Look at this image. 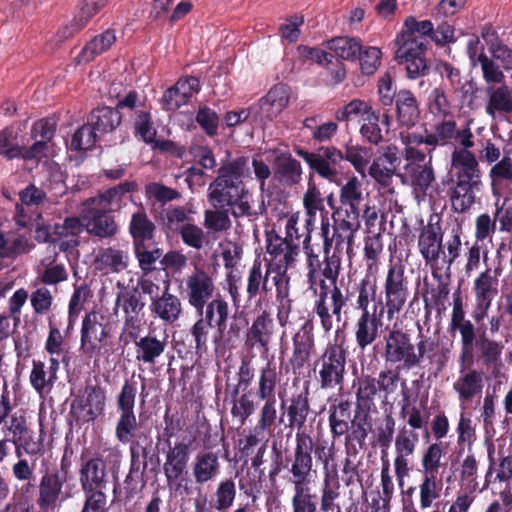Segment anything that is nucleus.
<instances>
[{
	"label": "nucleus",
	"mask_w": 512,
	"mask_h": 512,
	"mask_svg": "<svg viewBox=\"0 0 512 512\" xmlns=\"http://www.w3.org/2000/svg\"><path fill=\"white\" fill-rule=\"evenodd\" d=\"M299 253V244L290 243L280 236L274 229L266 232V254L261 259L256 257L247 270L246 296L248 301H262L272 295L273 287L276 290V301L284 308L285 302L290 309V277L288 268L294 263Z\"/></svg>",
	"instance_id": "f257e3e1"
},
{
	"label": "nucleus",
	"mask_w": 512,
	"mask_h": 512,
	"mask_svg": "<svg viewBox=\"0 0 512 512\" xmlns=\"http://www.w3.org/2000/svg\"><path fill=\"white\" fill-rule=\"evenodd\" d=\"M324 235V260L319 256L308 253V280L311 284H319V294L314 304L313 311L320 319V324L325 334L333 328V316L337 321L341 320L342 309L346 306L347 298L337 286V279L341 267L340 256L331 250V241L328 237V228L323 226Z\"/></svg>",
	"instance_id": "f03ea898"
},
{
	"label": "nucleus",
	"mask_w": 512,
	"mask_h": 512,
	"mask_svg": "<svg viewBox=\"0 0 512 512\" xmlns=\"http://www.w3.org/2000/svg\"><path fill=\"white\" fill-rule=\"evenodd\" d=\"M246 162H225L209 186V199L215 207H232L235 218L252 216L251 193L243 183Z\"/></svg>",
	"instance_id": "7ed1b4c3"
},
{
	"label": "nucleus",
	"mask_w": 512,
	"mask_h": 512,
	"mask_svg": "<svg viewBox=\"0 0 512 512\" xmlns=\"http://www.w3.org/2000/svg\"><path fill=\"white\" fill-rule=\"evenodd\" d=\"M196 321L189 329L188 336L195 352L203 356L208 352L209 343L224 323L230 319V305L228 301L217 293L215 298L193 308Z\"/></svg>",
	"instance_id": "20e7f679"
},
{
	"label": "nucleus",
	"mask_w": 512,
	"mask_h": 512,
	"mask_svg": "<svg viewBox=\"0 0 512 512\" xmlns=\"http://www.w3.org/2000/svg\"><path fill=\"white\" fill-rule=\"evenodd\" d=\"M448 195L455 212L464 213L475 203V190L481 185L479 162H451Z\"/></svg>",
	"instance_id": "39448f33"
},
{
	"label": "nucleus",
	"mask_w": 512,
	"mask_h": 512,
	"mask_svg": "<svg viewBox=\"0 0 512 512\" xmlns=\"http://www.w3.org/2000/svg\"><path fill=\"white\" fill-rule=\"evenodd\" d=\"M164 435L168 450L165 455L163 472L167 483L175 485L176 489L183 488L186 493H189L187 476L195 437H182L172 445L170 439L174 436V432L167 427L164 430Z\"/></svg>",
	"instance_id": "423d86ee"
},
{
	"label": "nucleus",
	"mask_w": 512,
	"mask_h": 512,
	"mask_svg": "<svg viewBox=\"0 0 512 512\" xmlns=\"http://www.w3.org/2000/svg\"><path fill=\"white\" fill-rule=\"evenodd\" d=\"M340 332L337 329L335 342L328 343L314 363V369L318 368V380L322 389H333L344 382L348 352L344 347V338L338 342Z\"/></svg>",
	"instance_id": "0eeeda50"
},
{
	"label": "nucleus",
	"mask_w": 512,
	"mask_h": 512,
	"mask_svg": "<svg viewBox=\"0 0 512 512\" xmlns=\"http://www.w3.org/2000/svg\"><path fill=\"white\" fill-rule=\"evenodd\" d=\"M1 425L3 438L14 445L17 458L23 457L24 454L36 456L45 452L43 437L40 435L36 438L23 414L10 413Z\"/></svg>",
	"instance_id": "6e6552de"
},
{
	"label": "nucleus",
	"mask_w": 512,
	"mask_h": 512,
	"mask_svg": "<svg viewBox=\"0 0 512 512\" xmlns=\"http://www.w3.org/2000/svg\"><path fill=\"white\" fill-rule=\"evenodd\" d=\"M137 396V381L126 379L116 397V407L120 416L115 426V437L122 444H128L135 436L138 423L134 412Z\"/></svg>",
	"instance_id": "1a4fd4ad"
},
{
	"label": "nucleus",
	"mask_w": 512,
	"mask_h": 512,
	"mask_svg": "<svg viewBox=\"0 0 512 512\" xmlns=\"http://www.w3.org/2000/svg\"><path fill=\"white\" fill-rule=\"evenodd\" d=\"M80 216L84 229L92 236L111 238L117 234L118 226L106 205L101 204V198L89 197L81 203Z\"/></svg>",
	"instance_id": "9d476101"
},
{
	"label": "nucleus",
	"mask_w": 512,
	"mask_h": 512,
	"mask_svg": "<svg viewBox=\"0 0 512 512\" xmlns=\"http://www.w3.org/2000/svg\"><path fill=\"white\" fill-rule=\"evenodd\" d=\"M106 393L98 383L87 382L82 393L76 395L70 405V417L77 425L94 422L104 412Z\"/></svg>",
	"instance_id": "9b49d317"
},
{
	"label": "nucleus",
	"mask_w": 512,
	"mask_h": 512,
	"mask_svg": "<svg viewBox=\"0 0 512 512\" xmlns=\"http://www.w3.org/2000/svg\"><path fill=\"white\" fill-rule=\"evenodd\" d=\"M310 434H295V446L288 455L289 482L294 487L308 486L314 472Z\"/></svg>",
	"instance_id": "f8f14e48"
},
{
	"label": "nucleus",
	"mask_w": 512,
	"mask_h": 512,
	"mask_svg": "<svg viewBox=\"0 0 512 512\" xmlns=\"http://www.w3.org/2000/svg\"><path fill=\"white\" fill-rule=\"evenodd\" d=\"M40 473L36 504L40 511L46 512L56 508L62 501L63 487L67 477L66 472L60 473L56 464L49 465L45 460L42 461Z\"/></svg>",
	"instance_id": "ddd939ff"
},
{
	"label": "nucleus",
	"mask_w": 512,
	"mask_h": 512,
	"mask_svg": "<svg viewBox=\"0 0 512 512\" xmlns=\"http://www.w3.org/2000/svg\"><path fill=\"white\" fill-rule=\"evenodd\" d=\"M400 367L381 370L378 377L363 374L358 378L356 398L375 407V396L383 393L384 398L394 394L400 380Z\"/></svg>",
	"instance_id": "4468645a"
},
{
	"label": "nucleus",
	"mask_w": 512,
	"mask_h": 512,
	"mask_svg": "<svg viewBox=\"0 0 512 512\" xmlns=\"http://www.w3.org/2000/svg\"><path fill=\"white\" fill-rule=\"evenodd\" d=\"M382 357L386 365L410 370L412 361L413 341L411 335L396 325L388 330L383 337Z\"/></svg>",
	"instance_id": "2eb2a0df"
},
{
	"label": "nucleus",
	"mask_w": 512,
	"mask_h": 512,
	"mask_svg": "<svg viewBox=\"0 0 512 512\" xmlns=\"http://www.w3.org/2000/svg\"><path fill=\"white\" fill-rule=\"evenodd\" d=\"M408 279L402 264H391L384 283V295L387 318L392 319L405 306L409 297Z\"/></svg>",
	"instance_id": "dca6fc26"
},
{
	"label": "nucleus",
	"mask_w": 512,
	"mask_h": 512,
	"mask_svg": "<svg viewBox=\"0 0 512 512\" xmlns=\"http://www.w3.org/2000/svg\"><path fill=\"white\" fill-rule=\"evenodd\" d=\"M84 230L82 219L67 217L63 223L48 225L37 231V237L43 236V242L58 245L61 251L71 252L80 244V234Z\"/></svg>",
	"instance_id": "f3484780"
},
{
	"label": "nucleus",
	"mask_w": 512,
	"mask_h": 512,
	"mask_svg": "<svg viewBox=\"0 0 512 512\" xmlns=\"http://www.w3.org/2000/svg\"><path fill=\"white\" fill-rule=\"evenodd\" d=\"M184 294L188 304L195 308L215 298L219 293L213 274L203 267L195 265L185 279Z\"/></svg>",
	"instance_id": "a211bd4d"
},
{
	"label": "nucleus",
	"mask_w": 512,
	"mask_h": 512,
	"mask_svg": "<svg viewBox=\"0 0 512 512\" xmlns=\"http://www.w3.org/2000/svg\"><path fill=\"white\" fill-rule=\"evenodd\" d=\"M282 379L281 366L274 356L268 359L257 372L256 397L263 401L260 410L277 414L276 388Z\"/></svg>",
	"instance_id": "6ab92c4d"
},
{
	"label": "nucleus",
	"mask_w": 512,
	"mask_h": 512,
	"mask_svg": "<svg viewBox=\"0 0 512 512\" xmlns=\"http://www.w3.org/2000/svg\"><path fill=\"white\" fill-rule=\"evenodd\" d=\"M55 123L48 119H40L31 127L33 143L26 146V155L29 160L52 159L59 156L60 148L53 140Z\"/></svg>",
	"instance_id": "aec40b11"
},
{
	"label": "nucleus",
	"mask_w": 512,
	"mask_h": 512,
	"mask_svg": "<svg viewBox=\"0 0 512 512\" xmlns=\"http://www.w3.org/2000/svg\"><path fill=\"white\" fill-rule=\"evenodd\" d=\"M105 317L93 310L87 313L82 320L80 331V349L92 358L101 352L102 343L109 334L108 325L103 323Z\"/></svg>",
	"instance_id": "412c9836"
},
{
	"label": "nucleus",
	"mask_w": 512,
	"mask_h": 512,
	"mask_svg": "<svg viewBox=\"0 0 512 512\" xmlns=\"http://www.w3.org/2000/svg\"><path fill=\"white\" fill-rule=\"evenodd\" d=\"M290 88L284 84L273 86L265 96L252 105L253 120L265 121L277 117L287 108L290 101Z\"/></svg>",
	"instance_id": "4be33fe9"
},
{
	"label": "nucleus",
	"mask_w": 512,
	"mask_h": 512,
	"mask_svg": "<svg viewBox=\"0 0 512 512\" xmlns=\"http://www.w3.org/2000/svg\"><path fill=\"white\" fill-rule=\"evenodd\" d=\"M430 218L427 225L423 226L418 236V249L426 265L433 269L444 254L443 231L440 221H432Z\"/></svg>",
	"instance_id": "5701e85b"
},
{
	"label": "nucleus",
	"mask_w": 512,
	"mask_h": 512,
	"mask_svg": "<svg viewBox=\"0 0 512 512\" xmlns=\"http://www.w3.org/2000/svg\"><path fill=\"white\" fill-rule=\"evenodd\" d=\"M419 442L418 433L403 425L399 428L395 438L396 457L394 459V469L399 486H403L404 478L409 474L407 457L411 456Z\"/></svg>",
	"instance_id": "b1692460"
},
{
	"label": "nucleus",
	"mask_w": 512,
	"mask_h": 512,
	"mask_svg": "<svg viewBox=\"0 0 512 512\" xmlns=\"http://www.w3.org/2000/svg\"><path fill=\"white\" fill-rule=\"evenodd\" d=\"M293 350L288 361L294 374L300 373L315 348L313 324L306 321L292 338Z\"/></svg>",
	"instance_id": "393cba45"
},
{
	"label": "nucleus",
	"mask_w": 512,
	"mask_h": 512,
	"mask_svg": "<svg viewBox=\"0 0 512 512\" xmlns=\"http://www.w3.org/2000/svg\"><path fill=\"white\" fill-rule=\"evenodd\" d=\"M384 308L381 309L379 316L376 314V307L374 312L365 311L360 313L353 325V334L356 347L364 352L371 346L380 336V329L383 325L381 316L383 315Z\"/></svg>",
	"instance_id": "a878e982"
},
{
	"label": "nucleus",
	"mask_w": 512,
	"mask_h": 512,
	"mask_svg": "<svg viewBox=\"0 0 512 512\" xmlns=\"http://www.w3.org/2000/svg\"><path fill=\"white\" fill-rule=\"evenodd\" d=\"M374 406L356 398L355 414L350 423V430L346 435V444L349 441L357 442L360 449L365 448L366 439L372 428L371 411Z\"/></svg>",
	"instance_id": "bb28decb"
},
{
	"label": "nucleus",
	"mask_w": 512,
	"mask_h": 512,
	"mask_svg": "<svg viewBox=\"0 0 512 512\" xmlns=\"http://www.w3.org/2000/svg\"><path fill=\"white\" fill-rule=\"evenodd\" d=\"M106 463L100 457L82 459L79 481L82 491L104 490L106 487Z\"/></svg>",
	"instance_id": "cd10ccee"
},
{
	"label": "nucleus",
	"mask_w": 512,
	"mask_h": 512,
	"mask_svg": "<svg viewBox=\"0 0 512 512\" xmlns=\"http://www.w3.org/2000/svg\"><path fill=\"white\" fill-rule=\"evenodd\" d=\"M248 319L243 311H236L230 322H225L213 335L210 343L218 349L219 347L234 346L240 342L244 330L248 327Z\"/></svg>",
	"instance_id": "c85d7f7f"
},
{
	"label": "nucleus",
	"mask_w": 512,
	"mask_h": 512,
	"mask_svg": "<svg viewBox=\"0 0 512 512\" xmlns=\"http://www.w3.org/2000/svg\"><path fill=\"white\" fill-rule=\"evenodd\" d=\"M199 91V81L195 77L180 79L162 96L161 104L165 110H176L186 104Z\"/></svg>",
	"instance_id": "c756f323"
},
{
	"label": "nucleus",
	"mask_w": 512,
	"mask_h": 512,
	"mask_svg": "<svg viewBox=\"0 0 512 512\" xmlns=\"http://www.w3.org/2000/svg\"><path fill=\"white\" fill-rule=\"evenodd\" d=\"M150 311L155 318L172 324L182 314V302L177 295L169 292V284H167L162 295L151 299Z\"/></svg>",
	"instance_id": "7c9ffc66"
},
{
	"label": "nucleus",
	"mask_w": 512,
	"mask_h": 512,
	"mask_svg": "<svg viewBox=\"0 0 512 512\" xmlns=\"http://www.w3.org/2000/svg\"><path fill=\"white\" fill-rule=\"evenodd\" d=\"M145 305L142 293L137 287L124 288L117 294L115 301V306L121 307L124 313V321H130L131 325L142 323Z\"/></svg>",
	"instance_id": "2f4dec72"
},
{
	"label": "nucleus",
	"mask_w": 512,
	"mask_h": 512,
	"mask_svg": "<svg viewBox=\"0 0 512 512\" xmlns=\"http://www.w3.org/2000/svg\"><path fill=\"white\" fill-rule=\"evenodd\" d=\"M308 395V388L292 394L286 407L288 426L296 429V433L308 434L305 430V424L311 411Z\"/></svg>",
	"instance_id": "473e14b6"
},
{
	"label": "nucleus",
	"mask_w": 512,
	"mask_h": 512,
	"mask_svg": "<svg viewBox=\"0 0 512 512\" xmlns=\"http://www.w3.org/2000/svg\"><path fill=\"white\" fill-rule=\"evenodd\" d=\"M274 320L271 314L263 310L253 320L246 332V343L251 346H258L264 350L268 349L269 343L274 334Z\"/></svg>",
	"instance_id": "72a5a7b5"
},
{
	"label": "nucleus",
	"mask_w": 512,
	"mask_h": 512,
	"mask_svg": "<svg viewBox=\"0 0 512 512\" xmlns=\"http://www.w3.org/2000/svg\"><path fill=\"white\" fill-rule=\"evenodd\" d=\"M167 344V336L158 338L154 332H149L136 342V360L154 365L165 352Z\"/></svg>",
	"instance_id": "f704fd0d"
},
{
	"label": "nucleus",
	"mask_w": 512,
	"mask_h": 512,
	"mask_svg": "<svg viewBox=\"0 0 512 512\" xmlns=\"http://www.w3.org/2000/svg\"><path fill=\"white\" fill-rule=\"evenodd\" d=\"M220 462L216 452L198 453L192 464V474L196 484L203 485L214 480L220 473Z\"/></svg>",
	"instance_id": "c9c22d12"
},
{
	"label": "nucleus",
	"mask_w": 512,
	"mask_h": 512,
	"mask_svg": "<svg viewBox=\"0 0 512 512\" xmlns=\"http://www.w3.org/2000/svg\"><path fill=\"white\" fill-rule=\"evenodd\" d=\"M432 162L420 164V162H407L404 166L408 183L413 187L415 193L426 194L431 183L434 181Z\"/></svg>",
	"instance_id": "e433bc0d"
},
{
	"label": "nucleus",
	"mask_w": 512,
	"mask_h": 512,
	"mask_svg": "<svg viewBox=\"0 0 512 512\" xmlns=\"http://www.w3.org/2000/svg\"><path fill=\"white\" fill-rule=\"evenodd\" d=\"M329 427L333 438H339L347 434L351 423V403L341 400L329 406Z\"/></svg>",
	"instance_id": "4c0bfd02"
},
{
	"label": "nucleus",
	"mask_w": 512,
	"mask_h": 512,
	"mask_svg": "<svg viewBox=\"0 0 512 512\" xmlns=\"http://www.w3.org/2000/svg\"><path fill=\"white\" fill-rule=\"evenodd\" d=\"M432 277L437 281L436 286H429L428 282L424 280L423 301L427 311L432 309L440 310V308L444 307V303L450 294L449 284L441 274L433 270Z\"/></svg>",
	"instance_id": "58836bf2"
},
{
	"label": "nucleus",
	"mask_w": 512,
	"mask_h": 512,
	"mask_svg": "<svg viewBox=\"0 0 512 512\" xmlns=\"http://www.w3.org/2000/svg\"><path fill=\"white\" fill-rule=\"evenodd\" d=\"M276 422L277 414L260 410L256 425L250 433L245 436L243 450L247 451L265 440L266 437L274 431Z\"/></svg>",
	"instance_id": "ea45409f"
},
{
	"label": "nucleus",
	"mask_w": 512,
	"mask_h": 512,
	"mask_svg": "<svg viewBox=\"0 0 512 512\" xmlns=\"http://www.w3.org/2000/svg\"><path fill=\"white\" fill-rule=\"evenodd\" d=\"M155 224L149 219L143 208L132 214L129 232L133 245L153 242Z\"/></svg>",
	"instance_id": "a19ab883"
},
{
	"label": "nucleus",
	"mask_w": 512,
	"mask_h": 512,
	"mask_svg": "<svg viewBox=\"0 0 512 512\" xmlns=\"http://www.w3.org/2000/svg\"><path fill=\"white\" fill-rule=\"evenodd\" d=\"M122 116L117 109L102 107L94 110L88 124L100 135L111 133L121 123Z\"/></svg>",
	"instance_id": "79ce46f5"
},
{
	"label": "nucleus",
	"mask_w": 512,
	"mask_h": 512,
	"mask_svg": "<svg viewBox=\"0 0 512 512\" xmlns=\"http://www.w3.org/2000/svg\"><path fill=\"white\" fill-rule=\"evenodd\" d=\"M397 49L395 58L399 60H409L416 57H422L426 48L427 40L422 37H412L410 34L401 32L395 40Z\"/></svg>",
	"instance_id": "37998d69"
},
{
	"label": "nucleus",
	"mask_w": 512,
	"mask_h": 512,
	"mask_svg": "<svg viewBox=\"0 0 512 512\" xmlns=\"http://www.w3.org/2000/svg\"><path fill=\"white\" fill-rule=\"evenodd\" d=\"M402 142L405 145L406 160H424L429 157L433 158V152L436 150L435 147L426 138L417 134H402Z\"/></svg>",
	"instance_id": "c03bdc74"
},
{
	"label": "nucleus",
	"mask_w": 512,
	"mask_h": 512,
	"mask_svg": "<svg viewBox=\"0 0 512 512\" xmlns=\"http://www.w3.org/2000/svg\"><path fill=\"white\" fill-rule=\"evenodd\" d=\"M339 497L340 482L337 473H325L320 488V511L334 512L335 508L339 505L337 503Z\"/></svg>",
	"instance_id": "a18cd8bd"
},
{
	"label": "nucleus",
	"mask_w": 512,
	"mask_h": 512,
	"mask_svg": "<svg viewBox=\"0 0 512 512\" xmlns=\"http://www.w3.org/2000/svg\"><path fill=\"white\" fill-rule=\"evenodd\" d=\"M116 41V35L113 30H106L102 34L94 37L81 50L77 57L79 63H87L92 61L96 56L104 53Z\"/></svg>",
	"instance_id": "49530a36"
},
{
	"label": "nucleus",
	"mask_w": 512,
	"mask_h": 512,
	"mask_svg": "<svg viewBox=\"0 0 512 512\" xmlns=\"http://www.w3.org/2000/svg\"><path fill=\"white\" fill-rule=\"evenodd\" d=\"M499 279L492 276V269L487 267L481 272L473 283V292L475 301H485L492 303L498 295Z\"/></svg>",
	"instance_id": "de8ad7c7"
},
{
	"label": "nucleus",
	"mask_w": 512,
	"mask_h": 512,
	"mask_svg": "<svg viewBox=\"0 0 512 512\" xmlns=\"http://www.w3.org/2000/svg\"><path fill=\"white\" fill-rule=\"evenodd\" d=\"M105 5V0H84L79 14L61 31L62 37L68 38L84 28L92 17Z\"/></svg>",
	"instance_id": "09e8293b"
},
{
	"label": "nucleus",
	"mask_w": 512,
	"mask_h": 512,
	"mask_svg": "<svg viewBox=\"0 0 512 512\" xmlns=\"http://www.w3.org/2000/svg\"><path fill=\"white\" fill-rule=\"evenodd\" d=\"M326 45L328 49L335 54V56L347 61L356 60L359 53L362 51V44L360 40L352 37H335L327 41Z\"/></svg>",
	"instance_id": "8fccbe9b"
},
{
	"label": "nucleus",
	"mask_w": 512,
	"mask_h": 512,
	"mask_svg": "<svg viewBox=\"0 0 512 512\" xmlns=\"http://www.w3.org/2000/svg\"><path fill=\"white\" fill-rule=\"evenodd\" d=\"M486 112L495 118L497 112H512V91L507 86H499L488 90Z\"/></svg>",
	"instance_id": "3c124183"
},
{
	"label": "nucleus",
	"mask_w": 512,
	"mask_h": 512,
	"mask_svg": "<svg viewBox=\"0 0 512 512\" xmlns=\"http://www.w3.org/2000/svg\"><path fill=\"white\" fill-rule=\"evenodd\" d=\"M398 121L407 127L413 126L419 119L416 99L409 91H401L397 97Z\"/></svg>",
	"instance_id": "603ef678"
},
{
	"label": "nucleus",
	"mask_w": 512,
	"mask_h": 512,
	"mask_svg": "<svg viewBox=\"0 0 512 512\" xmlns=\"http://www.w3.org/2000/svg\"><path fill=\"white\" fill-rule=\"evenodd\" d=\"M133 246L135 257L143 273L147 275L154 271L157 260L163 256V249L159 248L154 241Z\"/></svg>",
	"instance_id": "864d4df0"
},
{
	"label": "nucleus",
	"mask_w": 512,
	"mask_h": 512,
	"mask_svg": "<svg viewBox=\"0 0 512 512\" xmlns=\"http://www.w3.org/2000/svg\"><path fill=\"white\" fill-rule=\"evenodd\" d=\"M443 447L441 442L429 444L422 452L420 464L423 475H438L441 468L446 467V463H442Z\"/></svg>",
	"instance_id": "5fc2aeb1"
},
{
	"label": "nucleus",
	"mask_w": 512,
	"mask_h": 512,
	"mask_svg": "<svg viewBox=\"0 0 512 512\" xmlns=\"http://www.w3.org/2000/svg\"><path fill=\"white\" fill-rule=\"evenodd\" d=\"M96 262L100 269L119 273L128 266V254L122 250L108 247L100 250Z\"/></svg>",
	"instance_id": "6e6d98bb"
},
{
	"label": "nucleus",
	"mask_w": 512,
	"mask_h": 512,
	"mask_svg": "<svg viewBox=\"0 0 512 512\" xmlns=\"http://www.w3.org/2000/svg\"><path fill=\"white\" fill-rule=\"evenodd\" d=\"M482 387V375L477 370H469L454 383V389L459 398L465 401L471 400L477 393H480Z\"/></svg>",
	"instance_id": "4d7b16f0"
},
{
	"label": "nucleus",
	"mask_w": 512,
	"mask_h": 512,
	"mask_svg": "<svg viewBox=\"0 0 512 512\" xmlns=\"http://www.w3.org/2000/svg\"><path fill=\"white\" fill-rule=\"evenodd\" d=\"M256 391L249 389L241 394L232 405L231 415L236 419L240 426H243L247 419L255 412L257 402L254 401Z\"/></svg>",
	"instance_id": "13d9d810"
},
{
	"label": "nucleus",
	"mask_w": 512,
	"mask_h": 512,
	"mask_svg": "<svg viewBox=\"0 0 512 512\" xmlns=\"http://www.w3.org/2000/svg\"><path fill=\"white\" fill-rule=\"evenodd\" d=\"M359 211H349L348 208L335 210L332 213L334 220V228L336 231H343L344 234H349L350 237H355V233L360 227Z\"/></svg>",
	"instance_id": "bf43d9fd"
},
{
	"label": "nucleus",
	"mask_w": 512,
	"mask_h": 512,
	"mask_svg": "<svg viewBox=\"0 0 512 512\" xmlns=\"http://www.w3.org/2000/svg\"><path fill=\"white\" fill-rule=\"evenodd\" d=\"M237 489L232 478L222 479L215 490L214 508L217 511H226L231 508L236 499Z\"/></svg>",
	"instance_id": "052dcab7"
},
{
	"label": "nucleus",
	"mask_w": 512,
	"mask_h": 512,
	"mask_svg": "<svg viewBox=\"0 0 512 512\" xmlns=\"http://www.w3.org/2000/svg\"><path fill=\"white\" fill-rule=\"evenodd\" d=\"M457 146L453 151L452 160H476V154L471 149L475 146L473 134L468 126L456 131L454 136Z\"/></svg>",
	"instance_id": "680f3d73"
},
{
	"label": "nucleus",
	"mask_w": 512,
	"mask_h": 512,
	"mask_svg": "<svg viewBox=\"0 0 512 512\" xmlns=\"http://www.w3.org/2000/svg\"><path fill=\"white\" fill-rule=\"evenodd\" d=\"M438 346L436 340L420 333L418 342L413 343L411 369L419 366L425 359L432 361Z\"/></svg>",
	"instance_id": "e2e57ef3"
},
{
	"label": "nucleus",
	"mask_w": 512,
	"mask_h": 512,
	"mask_svg": "<svg viewBox=\"0 0 512 512\" xmlns=\"http://www.w3.org/2000/svg\"><path fill=\"white\" fill-rule=\"evenodd\" d=\"M291 508L292 512H318L316 495L308 486L294 487Z\"/></svg>",
	"instance_id": "0e129e2a"
},
{
	"label": "nucleus",
	"mask_w": 512,
	"mask_h": 512,
	"mask_svg": "<svg viewBox=\"0 0 512 512\" xmlns=\"http://www.w3.org/2000/svg\"><path fill=\"white\" fill-rule=\"evenodd\" d=\"M273 177L278 182L291 186L297 184L302 175L300 162H274Z\"/></svg>",
	"instance_id": "69168bd1"
},
{
	"label": "nucleus",
	"mask_w": 512,
	"mask_h": 512,
	"mask_svg": "<svg viewBox=\"0 0 512 512\" xmlns=\"http://www.w3.org/2000/svg\"><path fill=\"white\" fill-rule=\"evenodd\" d=\"M371 112H373V109L368 102L361 99H353L343 108L339 109L335 117L339 121L359 119L361 122Z\"/></svg>",
	"instance_id": "338daca9"
},
{
	"label": "nucleus",
	"mask_w": 512,
	"mask_h": 512,
	"mask_svg": "<svg viewBox=\"0 0 512 512\" xmlns=\"http://www.w3.org/2000/svg\"><path fill=\"white\" fill-rule=\"evenodd\" d=\"M362 201V192L356 177L350 178L341 188L340 203L342 209L348 208L349 211H359V204Z\"/></svg>",
	"instance_id": "774afa93"
}]
</instances>
